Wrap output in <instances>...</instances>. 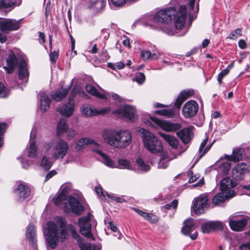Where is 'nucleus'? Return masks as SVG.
<instances>
[{
    "instance_id": "nucleus-51",
    "label": "nucleus",
    "mask_w": 250,
    "mask_h": 250,
    "mask_svg": "<svg viewBox=\"0 0 250 250\" xmlns=\"http://www.w3.org/2000/svg\"><path fill=\"white\" fill-rule=\"evenodd\" d=\"M186 100L187 98H189L193 96L194 94V90L193 89L184 90L182 91L180 93Z\"/></svg>"
},
{
    "instance_id": "nucleus-38",
    "label": "nucleus",
    "mask_w": 250,
    "mask_h": 250,
    "mask_svg": "<svg viewBox=\"0 0 250 250\" xmlns=\"http://www.w3.org/2000/svg\"><path fill=\"white\" fill-rule=\"evenodd\" d=\"M154 113L160 115L166 116L168 118L172 117L174 115V110L169 109L157 110L155 111Z\"/></svg>"
},
{
    "instance_id": "nucleus-44",
    "label": "nucleus",
    "mask_w": 250,
    "mask_h": 250,
    "mask_svg": "<svg viewBox=\"0 0 250 250\" xmlns=\"http://www.w3.org/2000/svg\"><path fill=\"white\" fill-rule=\"evenodd\" d=\"M67 229L73 238L76 239L78 241H79L81 240V236L77 232L74 227L72 225H69L67 226Z\"/></svg>"
},
{
    "instance_id": "nucleus-58",
    "label": "nucleus",
    "mask_w": 250,
    "mask_h": 250,
    "mask_svg": "<svg viewBox=\"0 0 250 250\" xmlns=\"http://www.w3.org/2000/svg\"><path fill=\"white\" fill-rule=\"evenodd\" d=\"M141 57L143 60L150 59L151 52L148 50H143L141 52Z\"/></svg>"
},
{
    "instance_id": "nucleus-48",
    "label": "nucleus",
    "mask_w": 250,
    "mask_h": 250,
    "mask_svg": "<svg viewBox=\"0 0 250 250\" xmlns=\"http://www.w3.org/2000/svg\"><path fill=\"white\" fill-rule=\"evenodd\" d=\"M6 128V124L0 123V147L2 146L3 143V134Z\"/></svg>"
},
{
    "instance_id": "nucleus-61",
    "label": "nucleus",
    "mask_w": 250,
    "mask_h": 250,
    "mask_svg": "<svg viewBox=\"0 0 250 250\" xmlns=\"http://www.w3.org/2000/svg\"><path fill=\"white\" fill-rule=\"evenodd\" d=\"M168 161H164L163 160H161L159 163L158 167L163 169L166 168L168 167Z\"/></svg>"
},
{
    "instance_id": "nucleus-17",
    "label": "nucleus",
    "mask_w": 250,
    "mask_h": 250,
    "mask_svg": "<svg viewBox=\"0 0 250 250\" xmlns=\"http://www.w3.org/2000/svg\"><path fill=\"white\" fill-rule=\"evenodd\" d=\"M81 112L83 114L87 116H93L96 115H104L108 113L110 110V108H104L101 110H97L95 108H92L89 105H83L81 108Z\"/></svg>"
},
{
    "instance_id": "nucleus-43",
    "label": "nucleus",
    "mask_w": 250,
    "mask_h": 250,
    "mask_svg": "<svg viewBox=\"0 0 250 250\" xmlns=\"http://www.w3.org/2000/svg\"><path fill=\"white\" fill-rule=\"evenodd\" d=\"M52 165V162L47 158L45 156L43 157L41 163V166L42 168L45 170H48L51 168Z\"/></svg>"
},
{
    "instance_id": "nucleus-55",
    "label": "nucleus",
    "mask_w": 250,
    "mask_h": 250,
    "mask_svg": "<svg viewBox=\"0 0 250 250\" xmlns=\"http://www.w3.org/2000/svg\"><path fill=\"white\" fill-rule=\"evenodd\" d=\"M185 100V98L180 94L175 101V106L179 109Z\"/></svg>"
},
{
    "instance_id": "nucleus-63",
    "label": "nucleus",
    "mask_w": 250,
    "mask_h": 250,
    "mask_svg": "<svg viewBox=\"0 0 250 250\" xmlns=\"http://www.w3.org/2000/svg\"><path fill=\"white\" fill-rule=\"evenodd\" d=\"M106 95V99H107V96L112 97L113 99L115 100L120 101V96L114 93H107V94H105Z\"/></svg>"
},
{
    "instance_id": "nucleus-2",
    "label": "nucleus",
    "mask_w": 250,
    "mask_h": 250,
    "mask_svg": "<svg viewBox=\"0 0 250 250\" xmlns=\"http://www.w3.org/2000/svg\"><path fill=\"white\" fill-rule=\"evenodd\" d=\"M71 187L66 186L64 187L54 201V204L57 206L63 204V209L66 212H72L74 214L80 215L84 211V207L80 202L72 196L67 197V194Z\"/></svg>"
},
{
    "instance_id": "nucleus-39",
    "label": "nucleus",
    "mask_w": 250,
    "mask_h": 250,
    "mask_svg": "<svg viewBox=\"0 0 250 250\" xmlns=\"http://www.w3.org/2000/svg\"><path fill=\"white\" fill-rule=\"evenodd\" d=\"M136 163L138 168L142 170L147 171L150 169V166L147 164L145 163L143 160L141 158H138L136 160Z\"/></svg>"
},
{
    "instance_id": "nucleus-64",
    "label": "nucleus",
    "mask_w": 250,
    "mask_h": 250,
    "mask_svg": "<svg viewBox=\"0 0 250 250\" xmlns=\"http://www.w3.org/2000/svg\"><path fill=\"white\" fill-rule=\"evenodd\" d=\"M238 250H250V243H244L239 247Z\"/></svg>"
},
{
    "instance_id": "nucleus-50",
    "label": "nucleus",
    "mask_w": 250,
    "mask_h": 250,
    "mask_svg": "<svg viewBox=\"0 0 250 250\" xmlns=\"http://www.w3.org/2000/svg\"><path fill=\"white\" fill-rule=\"evenodd\" d=\"M145 219L152 223H155L158 221V217L152 214L147 213Z\"/></svg>"
},
{
    "instance_id": "nucleus-9",
    "label": "nucleus",
    "mask_w": 250,
    "mask_h": 250,
    "mask_svg": "<svg viewBox=\"0 0 250 250\" xmlns=\"http://www.w3.org/2000/svg\"><path fill=\"white\" fill-rule=\"evenodd\" d=\"M21 20L3 19L0 21V30L3 33H8L10 31L17 30L21 26Z\"/></svg>"
},
{
    "instance_id": "nucleus-57",
    "label": "nucleus",
    "mask_w": 250,
    "mask_h": 250,
    "mask_svg": "<svg viewBox=\"0 0 250 250\" xmlns=\"http://www.w3.org/2000/svg\"><path fill=\"white\" fill-rule=\"evenodd\" d=\"M59 57V53L56 51H53L50 53L49 57L50 61L52 63H55L56 62L57 60Z\"/></svg>"
},
{
    "instance_id": "nucleus-59",
    "label": "nucleus",
    "mask_w": 250,
    "mask_h": 250,
    "mask_svg": "<svg viewBox=\"0 0 250 250\" xmlns=\"http://www.w3.org/2000/svg\"><path fill=\"white\" fill-rule=\"evenodd\" d=\"M57 174V172L55 170H52L50 171L46 174V176L44 179V182H46L47 181H48L50 179H51L52 177H53V176L56 175Z\"/></svg>"
},
{
    "instance_id": "nucleus-29",
    "label": "nucleus",
    "mask_w": 250,
    "mask_h": 250,
    "mask_svg": "<svg viewBox=\"0 0 250 250\" xmlns=\"http://www.w3.org/2000/svg\"><path fill=\"white\" fill-rule=\"evenodd\" d=\"M28 76L27 64L24 59H21L19 65V77L22 80Z\"/></svg>"
},
{
    "instance_id": "nucleus-22",
    "label": "nucleus",
    "mask_w": 250,
    "mask_h": 250,
    "mask_svg": "<svg viewBox=\"0 0 250 250\" xmlns=\"http://www.w3.org/2000/svg\"><path fill=\"white\" fill-rule=\"evenodd\" d=\"M229 193H232V196L229 198L232 197L234 195V192L233 190H229ZM229 198L228 195H225L223 192H219L216 194L212 198V203L214 206H222L224 202Z\"/></svg>"
},
{
    "instance_id": "nucleus-24",
    "label": "nucleus",
    "mask_w": 250,
    "mask_h": 250,
    "mask_svg": "<svg viewBox=\"0 0 250 250\" xmlns=\"http://www.w3.org/2000/svg\"><path fill=\"white\" fill-rule=\"evenodd\" d=\"M21 3V0H0V10L9 9L8 11H10Z\"/></svg>"
},
{
    "instance_id": "nucleus-33",
    "label": "nucleus",
    "mask_w": 250,
    "mask_h": 250,
    "mask_svg": "<svg viewBox=\"0 0 250 250\" xmlns=\"http://www.w3.org/2000/svg\"><path fill=\"white\" fill-rule=\"evenodd\" d=\"M94 151L97 152L102 158L103 163L107 167H116L115 166V163L109 157L108 155H107L105 153L102 152L101 151L96 149Z\"/></svg>"
},
{
    "instance_id": "nucleus-5",
    "label": "nucleus",
    "mask_w": 250,
    "mask_h": 250,
    "mask_svg": "<svg viewBox=\"0 0 250 250\" xmlns=\"http://www.w3.org/2000/svg\"><path fill=\"white\" fill-rule=\"evenodd\" d=\"M143 141L145 147L153 153L161 152L163 149L161 142L152 133L147 130L143 129Z\"/></svg>"
},
{
    "instance_id": "nucleus-14",
    "label": "nucleus",
    "mask_w": 250,
    "mask_h": 250,
    "mask_svg": "<svg viewBox=\"0 0 250 250\" xmlns=\"http://www.w3.org/2000/svg\"><path fill=\"white\" fill-rule=\"evenodd\" d=\"M186 18L187 7L181 5L175 18V26L176 29H181L184 26Z\"/></svg>"
},
{
    "instance_id": "nucleus-13",
    "label": "nucleus",
    "mask_w": 250,
    "mask_h": 250,
    "mask_svg": "<svg viewBox=\"0 0 250 250\" xmlns=\"http://www.w3.org/2000/svg\"><path fill=\"white\" fill-rule=\"evenodd\" d=\"M249 219V218L248 216L230 219L229 220V227L234 231H243L247 226Z\"/></svg>"
},
{
    "instance_id": "nucleus-49",
    "label": "nucleus",
    "mask_w": 250,
    "mask_h": 250,
    "mask_svg": "<svg viewBox=\"0 0 250 250\" xmlns=\"http://www.w3.org/2000/svg\"><path fill=\"white\" fill-rule=\"evenodd\" d=\"M108 197L110 198L113 201H115L117 203H122L125 202V200L123 197V196L119 197L116 195H113L111 194L107 193Z\"/></svg>"
},
{
    "instance_id": "nucleus-34",
    "label": "nucleus",
    "mask_w": 250,
    "mask_h": 250,
    "mask_svg": "<svg viewBox=\"0 0 250 250\" xmlns=\"http://www.w3.org/2000/svg\"><path fill=\"white\" fill-rule=\"evenodd\" d=\"M85 145L98 146V144L97 142L92 139H90L87 138H82L80 139L77 143V148L78 149H80Z\"/></svg>"
},
{
    "instance_id": "nucleus-12",
    "label": "nucleus",
    "mask_w": 250,
    "mask_h": 250,
    "mask_svg": "<svg viewBox=\"0 0 250 250\" xmlns=\"http://www.w3.org/2000/svg\"><path fill=\"white\" fill-rule=\"evenodd\" d=\"M199 105L194 100L187 102L183 106L182 112L186 118H190L194 116L198 112Z\"/></svg>"
},
{
    "instance_id": "nucleus-45",
    "label": "nucleus",
    "mask_w": 250,
    "mask_h": 250,
    "mask_svg": "<svg viewBox=\"0 0 250 250\" xmlns=\"http://www.w3.org/2000/svg\"><path fill=\"white\" fill-rule=\"evenodd\" d=\"M82 250H99V248L89 243H82L80 245Z\"/></svg>"
},
{
    "instance_id": "nucleus-54",
    "label": "nucleus",
    "mask_w": 250,
    "mask_h": 250,
    "mask_svg": "<svg viewBox=\"0 0 250 250\" xmlns=\"http://www.w3.org/2000/svg\"><path fill=\"white\" fill-rule=\"evenodd\" d=\"M7 95L8 92L7 88L2 83L0 82V98L5 97Z\"/></svg>"
},
{
    "instance_id": "nucleus-19",
    "label": "nucleus",
    "mask_w": 250,
    "mask_h": 250,
    "mask_svg": "<svg viewBox=\"0 0 250 250\" xmlns=\"http://www.w3.org/2000/svg\"><path fill=\"white\" fill-rule=\"evenodd\" d=\"M7 66H4L3 68L8 74L13 72L14 68L17 66L18 63V59L16 56L12 52L9 54L6 60Z\"/></svg>"
},
{
    "instance_id": "nucleus-62",
    "label": "nucleus",
    "mask_w": 250,
    "mask_h": 250,
    "mask_svg": "<svg viewBox=\"0 0 250 250\" xmlns=\"http://www.w3.org/2000/svg\"><path fill=\"white\" fill-rule=\"evenodd\" d=\"M101 59L103 61H107L109 58V56L106 50L103 49L101 53Z\"/></svg>"
},
{
    "instance_id": "nucleus-46",
    "label": "nucleus",
    "mask_w": 250,
    "mask_h": 250,
    "mask_svg": "<svg viewBox=\"0 0 250 250\" xmlns=\"http://www.w3.org/2000/svg\"><path fill=\"white\" fill-rule=\"evenodd\" d=\"M130 167V164L128 161L125 159L118 160V166L117 167L119 168L129 169Z\"/></svg>"
},
{
    "instance_id": "nucleus-53",
    "label": "nucleus",
    "mask_w": 250,
    "mask_h": 250,
    "mask_svg": "<svg viewBox=\"0 0 250 250\" xmlns=\"http://www.w3.org/2000/svg\"><path fill=\"white\" fill-rule=\"evenodd\" d=\"M178 200L174 199L170 203L165 205L164 208L167 209H175L178 206Z\"/></svg>"
},
{
    "instance_id": "nucleus-4",
    "label": "nucleus",
    "mask_w": 250,
    "mask_h": 250,
    "mask_svg": "<svg viewBox=\"0 0 250 250\" xmlns=\"http://www.w3.org/2000/svg\"><path fill=\"white\" fill-rule=\"evenodd\" d=\"M175 14L174 8H167L155 13L153 18L147 22L151 28H160L164 23H168Z\"/></svg>"
},
{
    "instance_id": "nucleus-40",
    "label": "nucleus",
    "mask_w": 250,
    "mask_h": 250,
    "mask_svg": "<svg viewBox=\"0 0 250 250\" xmlns=\"http://www.w3.org/2000/svg\"><path fill=\"white\" fill-rule=\"evenodd\" d=\"M37 151V146L34 141H32L28 148V156L34 158L36 156Z\"/></svg>"
},
{
    "instance_id": "nucleus-11",
    "label": "nucleus",
    "mask_w": 250,
    "mask_h": 250,
    "mask_svg": "<svg viewBox=\"0 0 250 250\" xmlns=\"http://www.w3.org/2000/svg\"><path fill=\"white\" fill-rule=\"evenodd\" d=\"M150 119L156 126H160L166 131H175L179 130L182 127L180 123L163 121L153 117H150Z\"/></svg>"
},
{
    "instance_id": "nucleus-1",
    "label": "nucleus",
    "mask_w": 250,
    "mask_h": 250,
    "mask_svg": "<svg viewBox=\"0 0 250 250\" xmlns=\"http://www.w3.org/2000/svg\"><path fill=\"white\" fill-rule=\"evenodd\" d=\"M56 223L49 221L46 224L47 228L44 232L47 245L51 249H55L60 240L64 241L67 236L66 221L62 217H58Z\"/></svg>"
},
{
    "instance_id": "nucleus-41",
    "label": "nucleus",
    "mask_w": 250,
    "mask_h": 250,
    "mask_svg": "<svg viewBox=\"0 0 250 250\" xmlns=\"http://www.w3.org/2000/svg\"><path fill=\"white\" fill-rule=\"evenodd\" d=\"M154 29H157V30H160L168 35H173L174 34V31L173 29V28L167 23H164L162 25V27L160 28H153Z\"/></svg>"
},
{
    "instance_id": "nucleus-6",
    "label": "nucleus",
    "mask_w": 250,
    "mask_h": 250,
    "mask_svg": "<svg viewBox=\"0 0 250 250\" xmlns=\"http://www.w3.org/2000/svg\"><path fill=\"white\" fill-rule=\"evenodd\" d=\"M93 215L89 212L86 216L82 217L79 219V226L80 232L85 237L94 240L91 232V221Z\"/></svg>"
},
{
    "instance_id": "nucleus-60",
    "label": "nucleus",
    "mask_w": 250,
    "mask_h": 250,
    "mask_svg": "<svg viewBox=\"0 0 250 250\" xmlns=\"http://www.w3.org/2000/svg\"><path fill=\"white\" fill-rule=\"evenodd\" d=\"M113 5L116 6L120 7L124 5L126 0H110Z\"/></svg>"
},
{
    "instance_id": "nucleus-20",
    "label": "nucleus",
    "mask_w": 250,
    "mask_h": 250,
    "mask_svg": "<svg viewBox=\"0 0 250 250\" xmlns=\"http://www.w3.org/2000/svg\"><path fill=\"white\" fill-rule=\"evenodd\" d=\"M247 165L244 163L237 165L232 171L233 178L236 180H240L242 175L247 171Z\"/></svg>"
},
{
    "instance_id": "nucleus-47",
    "label": "nucleus",
    "mask_w": 250,
    "mask_h": 250,
    "mask_svg": "<svg viewBox=\"0 0 250 250\" xmlns=\"http://www.w3.org/2000/svg\"><path fill=\"white\" fill-rule=\"evenodd\" d=\"M241 36L242 29L237 28L231 32V33L229 35V38L231 40H236L237 38Z\"/></svg>"
},
{
    "instance_id": "nucleus-42",
    "label": "nucleus",
    "mask_w": 250,
    "mask_h": 250,
    "mask_svg": "<svg viewBox=\"0 0 250 250\" xmlns=\"http://www.w3.org/2000/svg\"><path fill=\"white\" fill-rule=\"evenodd\" d=\"M231 68V67L229 65L226 69L221 71V72L218 74L217 77V81L220 84H222L223 78L229 74V70Z\"/></svg>"
},
{
    "instance_id": "nucleus-23",
    "label": "nucleus",
    "mask_w": 250,
    "mask_h": 250,
    "mask_svg": "<svg viewBox=\"0 0 250 250\" xmlns=\"http://www.w3.org/2000/svg\"><path fill=\"white\" fill-rule=\"evenodd\" d=\"M106 4V0H90L88 3V9L97 13L102 10Z\"/></svg>"
},
{
    "instance_id": "nucleus-31",
    "label": "nucleus",
    "mask_w": 250,
    "mask_h": 250,
    "mask_svg": "<svg viewBox=\"0 0 250 250\" xmlns=\"http://www.w3.org/2000/svg\"><path fill=\"white\" fill-rule=\"evenodd\" d=\"M160 135L173 148H177L178 141L174 136L164 133H159Z\"/></svg>"
},
{
    "instance_id": "nucleus-37",
    "label": "nucleus",
    "mask_w": 250,
    "mask_h": 250,
    "mask_svg": "<svg viewBox=\"0 0 250 250\" xmlns=\"http://www.w3.org/2000/svg\"><path fill=\"white\" fill-rule=\"evenodd\" d=\"M244 150L241 148H235L232 151L234 162H236L242 160Z\"/></svg>"
},
{
    "instance_id": "nucleus-7",
    "label": "nucleus",
    "mask_w": 250,
    "mask_h": 250,
    "mask_svg": "<svg viewBox=\"0 0 250 250\" xmlns=\"http://www.w3.org/2000/svg\"><path fill=\"white\" fill-rule=\"evenodd\" d=\"M112 113L118 117L127 121H133L136 115V109L130 105H124L119 109L113 110Z\"/></svg>"
},
{
    "instance_id": "nucleus-10",
    "label": "nucleus",
    "mask_w": 250,
    "mask_h": 250,
    "mask_svg": "<svg viewBox=\"0 0 250 250\" xmlns=\"http://www.w3.org/2000/svg\"><path fill=\"white\" fill-rule=\"evenodd\" d=\"M69 148L68 143L62 140L57 141L53 147L52 156L56 159L62 160L65 156Z\"/></svg>"
},
{
    "instance_id": "nucleus-18",
    "label": "nucleus",
    "mask_w": 250,
    "mask_h": 250,
    "mask_svg": "<svg viewBox=\"0 0 250 250\" xmlns=\"http://www.w3.org/2000/svg\"><path fill=\"white\" fill-rule=\"evenodd\" d=\"M177 135L184 144L190 142L193 136V132L191 127L185 128L176 133Z\"/></svg>"
},
{
    "instance_id": "nucleus-27",
    "label": "nucleus",
    "mask_w": 250,
    "mask_h": 250,
    "mask_svg": "<svg viewBox=\"0 0 250 250\" xmlns=\"http://www.w3.org/2000/svg\"><path fill=\"white\" fill-rule=\"evenodd\" d=\"M69 90V88H61L56 91L53 94H52L51 96L55 101L60 102L65 98L68 93Z\"/></svg>"
},
{
    "instance_id": "nucleus-8",
    "label": "nucleus",
    "mask_w": 250,
    "mask_h": 250,
    "mask_svg": "<svg viewBox=\"0 0 250 250\" xmlns=\"http://www.w3.org/2000/svg\"><path fill=\"white\" fill-rule=\"evenodd\" d=\"M208 200V195L206 193L202 194L198 197L194 198L192 207L193 211L196 215L203 213L205 209L209 207Z\"/></svg>"
},
{
    "instance_id": "nucleus-16",
    "label": "nucleus",
    "mask_w": 250,
    "mask_h": 250,
    "mask_svg": "<svg viewBox=\"0 0 250 250\" xmlns=\"http://www.w3.org/2000/svg\"><path fill=\"white\" fill-rule=\"evenodd\" d=\"M14 192L17 196L18 200L21 202L29 196L30 189L27 185L20 183L17 188L14 189Z\"/></svg>"
},
{
    "instance_id": "nucleus-28",
    "label": "nucleus",
    "mask_w": 250,
    "mask_h": 250,
    "mask_svg": "<svg viewBox=\"0 0 250 250\" xmlns=\"http://www.w3.org/2000/svg\"><path fill=\"white\" fill-rule=\"evenodd\" d=\"M68 129V125L67 124V120L64 118L60 119L57 126V134L61 136L65 133Z\"/></svg>"
},
{
    "instance_id": "nucleus-32",
    "label": "nucleus",
    "mask_w": 250,
    "mask_h": 250,
    "mask_svg": "<svg viewBox=\"0 0 250 250\" xmlns=\"http://www.w3.org/2000/svg\"><path fill=\"white\" fill-rule=\"evenodd\" d=\"M235 186V184L228 177L223 179L220 183V189L222 191L227 190L229 188H231Z\"/></svg>"
},
{
    "instance_id": "nucleus-21",
    "label": "nucleus",
    "mask_w": 250,
    "mask_h": 250,
    "mask_svg": "<svg viewBox=\"0 0 250 250\" xmlns=\"http://www.w3.org/2000/svg\"><path fill=\"white\" fill-rule=\"evenodd\" d=\"M74 107L75 104H73L72 103L67 102L60 106L57 109V111L61 115L66 117H69L73 114Z\"/></svg>"
},
{
    "instance_id": "nucleus-36",
    "label": "nucleus",
    "mask_w": 250,
    "mask_h": 250,
    "mask_svg": "<svg viewBox=\"0 0 250 250\" xmlns=\"http://www.w3.org/2000/svg\"><path fill=\"white\" fill-rule=\"evenodd\" d=\"M26 237L33 243L34 242L36 237V229L34 226L29 225L26 230Z\"/></svg>"
},
{
    "instance_id": "nucleus-30",
    "label": "nucleus",
    "mask_w": 250,
    "mask_h": 250,
    "mask_svg": "<svg viewBox=\"0 0 250 250\" xmlns=\"http://www.w3.org/2000/svg\"><path fill=\"white\" fill-rule=\"evenodd\" d=\"M86 91L90 95L95 96L98 98L106 99V95L104 93H100L97 89L92 85L87 84L85 85Z\"/></svg>"
},
{
    "instance_id": "nucleus-35",
    "label": "nucleus",
    "mask_w": 250,
    "mask_h": 250,
    "mask_svg": "<svg viewBox=\"0 0 250 250\" xmlns=\"http://www.w3.org/2000/svg\"><path fill=\"white\" fill-rule=\"evenodd\" d=\"M230 165V163L228 162H223L219 165L217 170L223 175H227L229 170Z\"/></svg>"
},
{
    "instance_id": "nucleus-56",
    "label": "nucleus",
    "mask_w": 250,
    "mask_h": 250,
    "mask_svg": "<svg viewBox=\"0 0 250 250\" xmlns=\"http://www.w3.org/2000/svg\"><path fill=\"white\" fill-rule=\"evenodd\" d=\"M77 94V89H76L75 87L73 88L71 94L68 97V102L72 103L73 104H75L74 99Z\"/></svg>"
},
{
    "instance_id": "nucleus-52",
    "label": "nucleus",
    "mask_w": 250,
    "mask_h": 250,
    "mask_svg": "<svg viewBox=\"0 0 250 250\" xmlns=\"http://www.w3.org/2000/svg\"><path fill=\"white\" fill-rule=\"evenodd\" d=\"M134 79L139 84H142L145 81V76L143 73L138 72L136 74Z\"/></svg>"
},
{
    "instance_id": "nucleus-26",
    "label": "nucleus",
    "mask_w": 250,
    "mask_h": 250,
    "mask_svg": "<svg viewBox=\"0 0 250 250\" xmlns=\"http://www.w3.org/2000/svg\"><path fill=\"white\" fill-rule=\"evenodd\" d=\"M195 229V223L192 219H188L184 223L181 231L184 235H188Z\"/></svg>"
},
{
    "instance_id": "nucleus-3",
    "label": "nucleus",
    "mask_w": 250,
    "mask_h": 250,
    "mask_svg": "<svg viewBox=\"0 0 250 250\" xmlns=\"http://www.w3.org/2000/svg\"><path fill=\"white\" fill-rule=\"evenodd\" d=\"M104 140L110 146L116 148H125L132 141L131 132L128 130L104 129L102 134Z\"/></svg>"
},
{
    "instance_id": "nucleus-15",
    "label": "nucleus",
    "mask_w": 250,
    "mask_h": 250,
    "mask_svg": "<svg viewBox=\"0 0 250 250\" xmlns=\"http://www.w3.org/2000/svg\"><path fill=\"white\" fill-rule=\"evenodd\" d=\"M203 233H208L212 231L223 230V223L222 222L208 221L202 224L201 227Z\"/></svg>"
},
{
    "instance_id": "nucleus-25",
    "label": "nucleus",
    "mask_w": 250,
    "mask_h": 250,
    "mask_svg": "<svg viewBox=\"0 0 250 250\" xmlns=\"http://www.w3.org/2000/svg\"><path fill=\"white\" fill-rule=\"evenodd\" d=\"M40 99V108L42 112L47 111L51 104V100L47 94L43 91H41L39 93Z\"/></svg>"
}]
</instances>
